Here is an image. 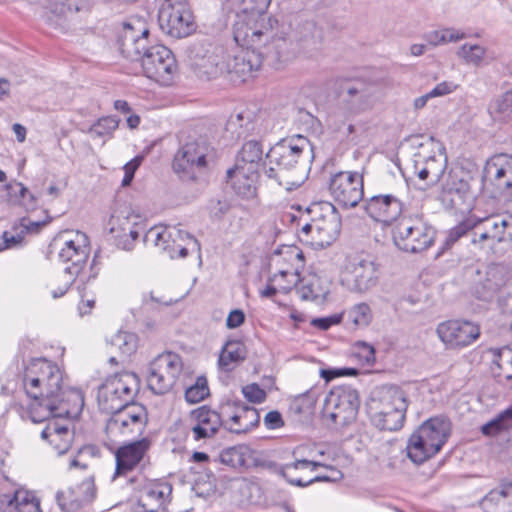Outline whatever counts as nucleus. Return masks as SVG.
<instances>
[{
	"label": "nucleus",
	"mask_w": 512,
	"mask_h": 512,
	"mask_svg": "<svg viewBox=\"0 0 512 512\" xmlns=\"http://www.w3.org/2000/svg\"><path fill=\"white\" fill-rule=\"evenodd\" d=\"M313 158V145L303 135L281 139L265 155L263 172L288 190L299 187L307 163Z\"/></svg>",
	"instance_id": "1"
},
{
	"label": "nucleus",
	"mask_w": 512,
	"mask_h": 512,
	"mask_svg": "<svg viewBox=\"0 0 512 512\" xmlns=\"http://www.w3.org/2000/svg\"><path fill=\"white\" fill-rule=\"evenodd\" d=\"M63 376L59 367L46 359H34L26 368L23 385L30 408L38 412L43 406H52L53 397L61 392Z\"/></svg>",
	"instance_id": "2"
},
{
	"label": "nucleus",
	"mask_w": 512,
	"mask_h": 512,
	"mask_svg": "<svg viewBox=\"0 0 512 512\" xmlns=\"http://www.w3.org/2000/svg\"><path fill=\"white\" fill-rule=\"evenodd\" d=\"M450 433L449 418H427L410 436L407 456L416 464L425 462L442 449Z\"/></svg>",
	"instance_id": "3"
},
{
	"label": "nucleus",
	"mask_w": 512,
	"mask_h": 512,
	"mask_svg": "<svg viewBox=\"0 0 512 512\" xmlns=\"http://www.w3.org/2000/svg\"><path fill=\"white\" fill-rule=\"evenodd\" d=\"M326 208L325 214L320 213V204L307 208V214L312 217L299 231L301 242L317 249L327 247L336 240L341 230V218L333 205L327 204Z\"/></svg>",
	"instance_id": "4"
},
{
	"label": "nucleus",
	"mask_w": 512,
	"mask_h": 512,
	"mask_svg": "<svg viewBox=\"0 0 512 512\" xmlns=\"http://www.w3.org/2000/svg\"><path fill=\"white\" fill-rule=\"evenodd\" d=\"M435 235V229L417 215L402 216L392 228L394 244L409 253H418L429 248Z\"/></svg>",
	"instance_id": "5"
},
{
	"label": "nucleus",
	"mask_w": 512,
	"mask_h": 512,
	"mask_svg": "<svg viewBox=\"0 0 512 512\" xmlns=\"http://www.w3.org/2000/svg\"><path fill=\"white\" fill-rule=\"evenodd\" d=\"M213 148L205 139L199 138L185 143L173 159V170L182 179L195 181L212 159Z\"/></svg>",
	"instance_id": "6"
},
{
	"label": "nucleus",
	"mask_w": 512,
	"mask_h": 512,
	"mask_svg": "<svg viewBox=\"0 0 512 512\" xmlns=\"http://www.w3.org/2000/svg\"><path fill=\"white\" fill-rule=\"evenodd\" d=\"M138 386L134 373H123L109 379L99 390L98 403L101 412L115 416L131 402Z\"/></svg>",
	"instance_id": "7"
},
{
	"label": "nucleus",
	"mask_w": 512,
	"mask_h": 512,
	"mask_svg": "<svg viewBox=\"0 0 512 512\" xmlns=\"http://www.w3.org/2000/svg\"><path fill=\"white\" fill-rule=\"evenodd\" d=\"M182 368L183 362L178 354L173 352L159 354L148 367V388L156 395L169 392L181 374Z\"/></svg>",
	"instance_id": "8"
},
{
	"label": "nucleus",
	"mask_w": 512,
	"mask_h": 512,
	"mask_svg": "<svg viewBox=\"0 0 512 512\" xmlns=\"http://www.w3.org/2000/svg\"><path fill=\"white\" fill-rule=\"evenodd\" d=\"M158 22L161 30L176 39L186 37L194 30L193 14L185 0H165Z\"/></svg>",
	"instance_id": "9"
},
{
	"label": "nucleus",
	"mask_w": 512,
	"mask_h": 512,
	"mask_svg": "<svg viewBox=\"0 0 512 512\" xmlns=\"http://www.w3.org/2000/svg\"><path fill=\"white\" fill-rule=\"evenodd\" d=\"M145 75L162 85H169L177 70L175 57L164 45L147 47L141 56Z\"/></svg>",
	"instance_id": "10"
},
{
	"label": "nucleus",
	"mask_w": 512,
	"mask_h": 512,
	"mask_svg": "<svg viewBox=\"0 0 512 512\" xmlns=\"http://www.w3.org/2000/svg\"><path fill=\"white\" fill-rule=\"evenodd\" d=\"M474 294L483 301H490L498 295V301L507 311L512 312V276L505 278V269L502 266H490L485 279L475 285Z\"/></svg>",
	"instance_id": "11"
},
{
	"label": "nucleus",
	"mask_w": 512,
	"mask_h": 512,
	"mask_svg": "<svg viewBox=\"0 0 512 512\" xmlns=\"http://www.w3.org/2000/svg\"><path fill=\"white\" fill-rule=\"evenodd\" d=\"M472 179V176L463 170L449 173L439 195V199L445 208L464 210L470 207L474 198L471 191Z\"/></svg>",
	"instance_id": "12"
},
{
	"label": "nucleus",
	"mask_w": 512,
	"mask_h": 512,
	"mask_svg": "<svg viewBox=\"0 0 512 512\" xmlns=\"http://www.w3.org/2000/svg\"><path fill=\"white\" fill-rule=\"evenodd\" d=\"M329 191L343 208L355 207L364 195L362 176L357 172H339L330 179Z\"/></svg>",
	"instance_id": "13"
},
{
	"label": "nucleus",
	"mask_w": 512,
	"mask_h": 512,
	"mask_svg": "<svg viewBox=\"0 0 512 512\" xmlns=\"http://www.w3.org/2000/svg\"><path fill=\"white\" fill-rule=\"evenodd\" d=\"M436 332L449 349L465 348L480 337V327L476 323L460 319L439 323Z\"/></svg>",
	"instance_id": "14"
},
{
	"label": "nucleus",
	"mask_w": 512,
	"mask_h": 512,
	"mask_svg": "<svg viewBox=\"0 0 512 512\" xmlns=\"http://www.w3.org/2000/svg\"><path fill=\"white\" fill-rule=\"evenodd\" d=\"M378 270L372 261L350 262L342 272L341 283L349 291L363 294L378 283Z\"/></svg>",
	"instance_id": "15"
},
{
	"label": "nucleus",
	"mask_w": 512,
	"mask_h": 512,
	"mask_svg": "<svg viewBox=\"0 0 512 512\" xmlns=\"http://www.w3.org/2000/svg\"><path fill=\"white\" fill-rule=\"evenodd\" d=\"M264 62L263 52L256 49H242L233 56H228L222 66L223 73L234 82H244L257 71Z\"/></svg>",
	"instance_id": "16"
},
{
	"label": "nucleus",
	"mask_w": 512,
	"mask_h": 512,
	"mask_svg": "<svg viewBox=\"0 0 512 512\" xmlns=\"http://www.w3.org/2000/svg\"><path fill=\"white\" fill-rule=\"evenodd\" d=\"M364 209L370 218L390 225L402 217L403 202L393 194H379L366 200Z\"/></svg>",
	"instance_id": "17"
},
{
	"label": "nucleus",
	"mask_w": 512,
	"mask_h": 512,
	"mask_svg": "<svg viewBox=\"0 0 512 512\" xmlns=\"http://www.w3.org/2000/svg\"><path fill=\"white\" fill-rule=\"evenodd\" d=\"M375 92V84L363 79L346 83L342 86V101L345 109L355 114L369 109Z\"/></svg>",
	"instance_id": "18"
},
{
	"label": "nucleus",
	"mask_w": 512,
	"mask_h": 512,
	"mask_svg": "<svg viewBox=\"0 0 512 512\" xmlns=\"http://www.w3.org/2000/svg\"><path fill=\"white\" fill-rule=\"evenodd\" d=\"M360 406L358 391L351 386L334 387L324 401L323 416L355 415Z\"/></svg>",
	"instance_id": "19"
},
{
	"label": "nucleus",
	"mask_w": 512,
	"mask_h": 512,
	"mask_svg": "<svg viewBox=\"0 0 512 512\" xmlns=\"http://www.w3.org/2000/svg\"><path fill=\"white\" fill-rule=\"evenodd\" d=\"M87 237L83 233H77L76 239L67 240L59 251L58 257L63 263L71 262L64 268V273L76 277L81 272L89 256V248L86 244Z\"/></svg>",
	"instance_id": "20"
},
{
	"label": "nucleus",
	"mask_w": 512,
	"mask_h": 512,
	"mask_svg": "<svg viewBox=\"0 0 512 512\" xmlns=\"http://www.w3.org/2000/svg\"><path fill=\"white\" fill-rule=\"evenodd\" d=\"M172 494V486L167 482L149 481L138 497L134 512H157L168 501Z\"/></svg>",
	"instance_id": "21"
},
{
	"label": "nucleus",
	"mask_w": 512,
	"mask_h": 512,
	"mask_svg": "<svg viewBox=\"0 0 512 512\" xmlns=\"http://www.w3.org/2000/svg\"><path fill=\"white\" fill-rule=\"evenodd\" d=\"M53 404L43 406L37 413L47 412L49 416H81L84 408V395L78 389L58 392L53 397Z\"/></svg>",
	"instance_id": "22"
},
{
	"label": "nucleus",
	"mask_w": 512,
	"mask_h": 512,
	"mask_svg": "<svg viewBox=\"0 0 512 512\" xmlns=\"http://www.w3.org/2000/svg\"><path fill=\"white\" fill-rule=\"evenodd\" d=\"M149 446V440L142 438L119 447L115 454L116 469L113 479L132 471L141 462Z\"/></svg>",
	"instance_id": "23"
},
{
	"label": "nucleus",
	"mask_w": 512,
	"mask_h": 512,
	"mask_svg": "<svg viewBox=\"0 0 512 512\" xmlns=\"http://www.w3.org/2000/svg\"><path fill=\"white\" fill-rule=\"evenodd\" d=\"M94 497L95 487L93 481L84 479L75 486L69 487L67 490L58 491L56 501L62 510L72 511L90 502Z\"/></svg>",
	"instance_id": "24"
},
{
	"label": "nucleus",
	"mask_w": 512,
	"mask_h": 512,
	"mask_svg": "<svg viewBox=\"0 0 512 512\" xmlns=\"http://www.w3.org/2000/svg\"><path fill=\"white\" fill-rule=\"evenodd\" d=\"M446 164L447 160L443 155L425 157L418 153L414 159V173L420 180L428 181L431 185H434L442 178Z\"/></svg>",
	"instance_id": "25"
},
{
	"label": "nucleus",
	"mask_w": 512,
	"mask_h": 512,
	"mask_svg": "<svg viewBox=\"0 0 512 512\" xmlns=\"http://www.w3.org/2000/svg\"><path fill=\"white\" fill-rule=\"evenodd\" d=\"M0 512H42L39 499L26 490L0 495Z\"/></svg>",
	"instance_id": "26"
},
{
	"label": "nucleus",
	"mask_w": 512,
	"mask_h": 512,
	"mask_svg": "<svg viewBox=\"0 0 512 512\" xmlns=\"http://www.w3.org/2000/svg\"><path fill=\"white\" fill-rule=\"evenodd\" d=\"M109 224L111 225L109 232L113 236L115 245L126 251L132 250L139 237L136 224L127 216L123 218L112 216Z\"/></svg>",
	"instance_id": "27"
},
{
	"label": "nucleus",
	"mask_w": 512,
	"mask_h": 512,
	"mask_svg": "<svg viewBox=\"0 0 512 512\" xmlns=\"http://www.w3.org/2000/svg\"><path fill=\"white\" fill-rule=\"evenodd\" d=\"M254 451L245 444L227 447L220 451L218 461L235 471H242L254 464Z\"/></svg>",
	"instance_id": "28"
},
{
	"label": "nucleus",
	"mask_w": 512,
	"mask_h": 512,
	"mask_svg": "<svg viewBox=\"0 0 512 512\" xmlns=\"http://www.w3.org/2000/svg\"><path fill=\"white\" fill-rule=\"evenodd\" d=\"M297 291L303 300L321 302L330 292V283L317 274H309L300 280Z\"/></svg>",
	"instance_id": "29"
},
{
	"label": "nucleus",
	"mask_w": 512,
	"mask_h": 512,
	"mask_svg": "<svg viewBox=\"0 0 512 512\" xmlns=\"http://www.w3.org/2000/svg\"><path fill=\"white\" fill-rule=\"evenodd\" d=\"M484 512H512V484L492 489L480 501Z\"/></svg>",
	"instance_id": "30"
},
{
	"label": "nucleus",
	"mask_w": 512,
	"mask_h": 512,
	"mask_svg": "<svg viewBox=\"0 0 512 512\" xmlns=\"http://www.w3.org/2000/svg\"><path fill=\"white\" fill-rule=\"evenodd\" d=\"M380 402L382 405L379 416H389L399 413L405 416L408 407V400L405 392L398 386L384 387L381 392Z\"/></svg>",
	"instance_id": "31"
},
{
	"label": "nucleus",
	"mask_w": 512,
	"mask_h": 512,
	"mask_svg": "<svg viewBox=\"0 0 512 512\" xmlns=\"http://www.w3.org/2000/svg\"><path fill=\"white\" fill-rule=\"evenodd\" d=\"M41 437L48 440L53 445L59 455L66 453L73 440V432L66 424L58 422L49 423L41 432Z\"/></svg>",
	"instance_id": "32"
},
{
	"label": "nucleus",
	"mask_w": 512,
	"mask_h": 512,
	"mask_svg": "<svg viewBox=\"0 0 512 512\" xmlns=\"http://www.w3.org/2000/svg\"><path fill=\"white\" fill-rule=\"evenodd\" d=\"M263 147L261 142L249 140L245 142L238 153L237 163L247 168L252 175L258 174L260 168L263 169Z\"/></svg>",
	"instance_id": "33"
},
{
	"label": "nucleus",
	"mask_w": 512,
	"mask_h": 512,
	"mask_svg": "<svg viewBox=\"0 0 512 512\" xmlns=\"http://www.w3.org/2000/svg\"><path fill=\"white\" fill-rule=\"evenodd\" d=\"M258 174L252 175L241 164H236L234 168L227 170V182L231 183L234 191L243 197L253 193L254 182Z\"/></svg>",
	"instance_id": "34"
},
{
	"label": "nucleus",
	"mask_w": 512,
	"mask_h": 512,
	"mask_svg": "<svg viewBox=\"0 0 512 512\" xmlns=\"http://www.w3.org/2000/svg\"><path fill=\"white\" fill-rule=\"evenodd\" d=\"M262 52L264 61L276 69L291 58L289 43L286 38L282 37L272 38L268 44H265L264 51Z\"/></svg>",
	"instance_id": "35"
},
{
	"label": "nucleus",
	"mask_w": 512,
	"mask_h": 512,
	"mask_svg": "<svg viewBox=\"0 0 512 512\" xmlns=\"http://www.w3.org/2000/svg\"><path fill=\"white\" fill-rule=\"evenodd\" d=\"M234 39L238 45L246 49H257L263 37H269V32L250 27L249 25L236 22L233 29Z\"/></svg>",
	"instance_id": "36"
},
{
	"label": "nucleus",
	"mask_w": 512,
	"mask_h": 512,
	"mask_svg": "<svg viewBox=\"0 0 512 512\" xmlns=\"http://www.w3.org/2000/svg\"><path fill=\"white\" fill-rule=\"evenodd\" d=\"M210 54L194 67L199 74L205 75L207 78H214L223 74L222 66H224V49L215 45L210 49Z\"/></svg>",
	"instance_id": "37"
},
{
	"label": "nucleus",
	"mask_w": 512,
	"mask_h": 512,
	"mask_svg": "<svg viewBox=\"0 0 512 512\" xmlns=\"http://www.w3.org/2000/svg\"><path fill=\"white\" fill-rule=\"evenodd\" d=\"M490 356V372L491 375L498 381H502L501 369L503 364L511 365L512 367V347L505 346L499 349H490L487 352Z\"/></svg>",
	"instance_id": "38"
},
{
	"label": "nucleus",
	"mask_w": 512,
	"mask_h": 512,
	"mask_svg": "<svg viewBox=\"0 0 512 512\" xmlns=\"http://www.w3.org/2000/svg\"><path fill=\"white\" fill-rule=\"evenodd\" d=\"M90 8L91 0H55L51 9L53 13L68 18L77 13H87Z\"/></svg>",
	"instance_id": "39"
},
{
	"label": "nucleus",
	"mask_w": 512,
	"mask_h": 512,
	"mask_svg": "<svg viewBox=\"0 0 512 512\" xmlns=\"http://www.w3.org/2000/svg\"><path fill=\"white\" fill-rule=\"evenodd\" d=\"M244 358V345L239 341H228L221 351L218 363L221 368L230 370L231 364L238 363Z\"/></svg>",
	"instance_id": "40"
},
{
	"label": "nucleus",
	"mask_w": 512,
	"mask_h": 512,
	"mask_svg": "<svg viewBox=\"0 0 512 512\" xmlns=\"http://www.w3.org/2000/svg\"><path fill=\"white\" fill-rule=\"evenodd\" d=\"M481 219H478V217L471 215L464 219L462 222H460L455 227L451 228L446 238L443 242V246L441 248V252L443 253L444 250L449 249L454 243H456L462 236L466 235L467 232L472 230L473 228L477 227L479 225V222Z\"/></svg>",
	"instance_id": "41"
},
{
	"label": "nucleus",
	"mask_w": 512,
	"mask_h": 512,
	"mask_svg": "<svg viewBox=\"0 0 512 512\" xmlns=\"http://www.w3.org/2000/svg\"><path fill=\"white\" fill-rule=\"evenodd\" d=\"M481 219H478V217L471 215L464 219L462 222H460L455 227L451 228L446 238L443 242V246L441 248V252L443 253L444 250L449 249L454 243H456L462 236L466 235L467 232L472 230L473 228L477 227L479 225V222Z\"/></svg>",
	"instance_id": "42"
},
{
	"label": "nucleus",
	"mask_w": 512,
	"mask_h": 512,
	"mask_svg": "<svg viewBox=\"0 0 512 512\" xmlns=\"http://www.w3.org/2000/svg\"><path fill=\"white\" fill-rule=\"evenodd\" d=\"M109 344L118 349L121 355L128 357L138 347V336L132 332L118 331L110 338Z\"/></svg>",
	"instance_id": "43"
},
{
	"label": "nucleus",
	"mask_w": 512,
	"mask_h": 512,
	"mask_svg": "<svg viewBox=\"0 0 512 512\" xmlns=\"http://www.w3.org/2000/svg\"><path fill=\"white\" fill-rule=\"evenodd\" d=\"M316 398L312 393L296 396L291 400L289 411L295 415L313 416L315 414Z\"/></svg>",
	"instance_id": "44"
},
{
	"label": "nucleus",
	"mask_w": 512,
	"mask_h": 512,
	"mask_svg": "<svg viewBox=\"0 0 512 512\" xmlns=\"http://www.w3.org/2000/svg\"><path fill=\"white\" fill-rule=\"evenodd\" d=\"M221 427V418H202L192 427L194 440L199 441L213 437Z\"/></svg>",
	"instance_id": "45"
},
{
	"label": "nucleus",
	"mask_w": 512,
	"mask_h": 512,
	"mask_svg": "<svg viewBox=\"0 0 512 512\" xmlns=\"http://www.w3.org/2000/svg\"><path fill=\"white\" fill-rule=\"evenodd\" d=\"M142 419L143 418H127L120 422L118 418H109L106 428L107 430L120 429L123 435L133 433L135 430L141 433L146 424Z\"/></svg>",
	"instance_id": "46"
},
{
	"label": "nucleus",
	"mask_w": 512,
	"mask_h": 512,
	"mask_svg": "<svg viewBox=\"0 0 512 512\" xmlns=\"http://www.w3.org/2000/svg\"><path fill=\"white\" fill-rule=\"evenodd\" d=\"M247 418H221V427L234 434H245L255 429L260 424V418L243 423Z\"/></svg>",
	"instance_id": "47"
},
{
	"label": "nucleus",
	"mask_w": 512,
	"mask_h": 512,
	"mask_svg": "<svg viewBox=\"0 0 512 512\" xmlns=\"http://www.w3.org/2000/svg\"><path fill=\"white\" fill-rule=\"evenodd\" d=\"M173 238V233L163 227H152L144 235V242H152L156 247L162 250H167L170 247V240Z\"/></svg>",
	"instance_id": "48"
},
{
	"label": "nucleus",
	"mask_w": 512,
	"mask_h": 512,
	"mask_svg": "<svg viewBox=\"0 0 512 512\" xmlns=\"http://www.w3.org/2000/svg\"><path fill=\"white\" fill-rule=\"evenodd\" d=\"M510 418H492L481 427V432L487 437L501 438L510 434Z\"/></svg>",
	"instance_id": "49"
},
{
	"label": "nucleus",
	"mask_w": 512,
	"mask_h": 512,
	"mask_svg": "<svg viewBox=\"0 0 512 512\" xmlns=\"http://www.w3.org/2000/svg\"><path fill=\"white\" fill-rule=\"evenodd\" d=\"M148 35V30H143L141 32V37L137 38L135 41L122 43L119 46L121 53L131 60L141 59L143 52H145L146 48V37Z\"/></svg>",
	"instance_id": "50"
},
{
	"label": "nucleus",
	"mask_w": 512,
	"mask_h": 512,
	"mask_svg": "<svg viewBox=\"0 0 512 512\" xmlns=\"http://www.w3.org/2000/svg\"><path fill=\"white\" fill-rule=\"evenodd\" d=\"M209 395L207 379L199 376L194 385L188 387L185 391V399L188 403H198Z\"/></svg>",
	"instance_id": "51"
},
{
	"label": "nucleus",
	"mask_w": 512,
	"mask_h": 512,
	"mask_svg": "<svg viewBox=\"0 0 512 512\" xmlns=\"http://www.w3.org/2000/svg\"><path fill=\"white\" fill-rule=\"evenodd\" d=\"M119 125V119L113 116L103 117L89 129L92 138L104 137L111 134Z\"/></svg>",
	"instance_id": "52"
},
{
	"label": "nucleus",
	"mask_w": 512,
	"mask_h": 512,
	"mask_svg": "<svg viewBox=\"0 0 512 512\" xmlns=\"http://www.w3.org/2000/svg\"><path fill=\"white\" fill-rule=\"evenodd\" d=\"M25 238V229L20 226H14L12 231H5L0 241V252L5 249H11L22 246Z\"/></svg>",
	"instance_id": "53"
},
{
	"label": "nucleus",
	"mask_w": 512,
	"mask_h": 512,
	"mask_svg": "<svg viewBox=\"0 0 512 512\" xmlns=\"http://www.w3.org/2000/svg\"><path fill=\"white\" fill-rule=\"evenodd\" d=\"M486 50L479 45L464 44L457 52L467 63L478 66L485 56Z\"/></svg>",
	"instance_id": "54"
},
{
	"label": "nucleus",
	"mask_w": 512,
	"mask_h": 512,
	"mask_svg": "<svg viewBox=\"0 0 512 512\" xmlns=\"http://www.w3.org/2000/svg\"><path fill=\"white\" fill-rule=\"evenodd\" d=\"M349 318L358 326H367L371 321V309L366 303H359L349 311Z\"/></svg>",
	"instance_id": "55"
},
{
	"label": "nucleus",
	"mask_w": 512,
	"mask_h": 512,
	"mask_svg": "<svg viewBox=\"0 0 512 512\" xmlns=\"http://www.w3.org/2000/svg\"><path fill=\"white\" fill-rule=\"evenodd\" d=\"M214 46V44L209 42H198L192 45L189 54L192 66L195 67L203 59H205L210 54V49H212Z\"/></svg>",
	"instance_id": "56"
},
{
	"label": "nucleus",
	"mask_w": 512,
	"mask_h": 512,
	"mask_svg": "<svg viewBox=\"0 0 512 512\" xmlns=\"http://www.w3.org/2000/svg\"><path fill=\"white\" fill-rule=\"evenodd\" d=\"M326 468H329L332 470L333 475L327 476V475H319L314 478H311L310 480L303 482L301 479H289V483L298 486V487H306L312 483L315 482H330V481H337L343 478V474L340 470L334 469L330 466H326Z\"/></svg>",
	"instance_id": "57"
},
{
	"label": "nucleus",
	"mask_w": 512,
	"mask_h": 512,
	"mask_svg": "<svg viewBox=\"0 0 512 512\" xmlns=\"http://www.w3.org/2000/svg\"><path fill=\"white\" fill-rule=\"evenodd\" d=\"M359 374V370L356 368H327L320 370V376L326 382H330L331 380L337 377L343 376H357Z\"/></svg>",
	"instance_id": "58"
},
{
	"label": "nucleus",
	"mask_w": 512,
	"mask_h": 512,
	"mask_svg": "<svg viewBox=\"0 0 512 512\" xmlns=\"http://www.w3.org/2000/svg\"><path fill=\"white\" fill-rule=\"evenodd\" d=\"M307 467H311V470L314 471V470H316L317 467H326V465H324L320 462L310 461V460H306V459L296 460L293 463L285 464L282 467V474L284 477H286L287 481L289 482V479H292L290 477L291 470H297L300 468H307Z\"/></svg>",
	"instance_id": "59"
},
{
	"label": "nucleus",
	"mask_w": 512,
	"mask_h": 512,
	"mask_svg": "<svg viewBox=\"0 0 512 512\" xmlns=\"http://www.w3.org/2000/svg\"><path fill=\"white\" fill-rule=\"evenodd\" d=\"M373 425L382 431H398L404 426L405 418H372Z\"/></svg>",
	"instance_id": "60"
},
{
	"label": "nucleus",
	"mask_w": 512,
	"mask_h": 512,
	"mask_svg": "<svg viewBox=\"0 0 512 512\" xmlns=\"http://www.w3.org/2000/svg\"><path fill=\"white\" fill-rule=\"evenodd\" d=\"M242 393L247 401L251 403H261L266 399V392L256 383L246 385L242 388Z\"/></svg>",
	"instance_id": "61"
},
{
	"label": "nucleus",
	"mask_w": 512,
	"mask_h": 512,
	"mask_svg": "<svg viewBox=\"0 0 512 512\" xmlns=\"http://www.w3.org/2000/svg\"><path fill=\"white\" fill-rule=\"evenodd\" d=\"M507 165L509 168H505V167H502V166H498L496 163H493L489 166V170L492 169V168H495V175H494V178L495 180L497 181V185L499 187H504V188H511L512 187V179H507L505 181H501L502 178H505L508 171H512V158H509L507 160Z\"/></svg>",
	"instance_id": "62"
},
{
	"label": "nucleus",
	"mask_w": 512,
	"mask_h": 512,
	"mask_svg": "<svg viewBox=\"0 0 512 512\" xmlns=\"http://www.w3.org/2000/svg\"><path fill=\"white\" fill-rule=\"evenodd\" d=\"M495 110L500 114L512 113V89L495 101Z\"/></svg>",
	"instance_id": "63"
},
{
	"label": "nucleus",
	"mask_w": 512,
	"mask_h": 512,
	"mask_svg": "<svg viewBox=\"0 0 512 512\" xmlns=\"http://www.w3.org/2000/svg\"><path fill=\"white\" fill-rule=\"evenodd\" d=\"M243 3L246 5L244 8L245 11L249 10L252 13L262 15L268 9L271 0H243Z\"/></svg>",
	"instance_id": "64"
}]
</instances>
